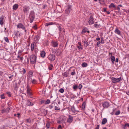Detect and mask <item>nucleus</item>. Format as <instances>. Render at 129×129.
Returning <instances> with one entry per match:
<instances>
[{
  "mask_svg": "<svg viewBox=\"0 0 129 129\" xmlns=\"http://www.w3.org/2000/svg\"><path fill=\"white\" fill-rule=\"evenodd\" d=\"M29 19L30 20V23H32L34 20L35 18V13L34 11H31L29 16Z\"/></svg>",
  "mask_w": 129,
  "mask_h": 129,
  "instance_id": "obj_1",
  "label": "nucleus"
},
{
  "mask_svg": "<svg viewBox=\"0 0 129 129\" xmlns=\"http://www.w3.org/2000/svg\"><path fill=\"white\" fill-rule=\"evenodd\" d=\"M110 78L112 83H116L122 80L121 77L116 78L112 77H111Z\"/></svg>",
  "mask_w": 129,
  "mask_h": 129,
  "instance_id": "obj_2",
  "label": "nucleus"
},
{
  "mask_svg": "<svg viewBox=\"0 0 129 129\" xmlns=\"http://www.w3.org/2000/svg\"><path fill=\"white\" fill-rule=\"evenodd\" d=\"M36 56L34 55H31L30 57V63L31 64H35L36 60Z\"/></svg>",
  "mask_w": 129,
  "mask_h": 129,
  "instance_id": "obj_3",
  "label": "nucleus"
},
{
  "mask_svg": "<svg viewBox=\"0 0 129 129\" xmlns=\"http://www.w3.org/2000/svg\"><path fill=\"white\" fill-rule=\"evenodd\" d=\"M27 89L26 90V92L27 94V95L29 96L30 98H32V93L31 92V89L30 88L28 84L27 86Z\"/></svg>",
  "mask_w": 129,
  "mask_h": 129,
  "instance_id": "obj_4",
  "label": "nucleus"
},
{
  "mask_svg": "<svg viewBox=\"0 0 129 129\" xmlns=\"http://www.w3.org/2000/svg\"><path fill=\"white\" fill-rule=\"evenodd\" d=\"M88 23L89 25H91L94 23V19L92 15L91 14L90 15V17L89 18Z\"/></svg>",
  "mask_w": 129,
  "mask_h": 129,
  "instance_id": "obj_5",
  "label": "nucleus"
},
{
  "mask_svg": "<svg viewBox=\"0 0 129 129\" xmlns=\"http://www.w3.org/2000/svg\"><path fill=\"white\" fill-rule=\"evenodd\" d=\"M47 58L50 60L53 61L55 59V55L50 53L48 55Z\"/></svg>",
  "mask_w": 129,
  "mask_h": 129,
  "instance_id": "obj_6",
  "label": "nucleus"
},
{
  "mask_svg": "<svg viewBox=\"0 0 129 129\" xmlns=\"http://www.w3.org/2000/svg\"><path fill=\"white\" fill-rule=\"evenodd\" d=\"M72 6L71 5L68 6L66 8V9L65 10V12L67 14H69L71 11L72 10Z\"/></svg>",
  "mask_w": 129,
  "mask_h": 129,
  "instance_id": "obj_7",
  "label": "nucleus"
},
{
  "mask_svg": "<svg viewBox=\"0 0 129 129\" xmlns=\"http://www.w3.org/2000/svg\"><path fill=\"white\" fill-rule=\"evenodd\" d=\"M52 46L53 47H57L58 46V44L57 41H52L51 42Z\"/></svg>",
  "mask_w": 129,
  "mask_h": 129,
  "instance_id": "obj_8",
  "label": "nucleus"
},
{
  "mask_svg": "<svg viewBox=\"0 0 129 129\" xmlns=\"http://www.w3.org/2000/svg\"><path fill=\"white\" fill-rule=\"evenodd\" d=\"M73 117L71 115H69V118L68 119L67 122H68L71 123L72 122L73 120Z\"/></svg>",
  "mask_w": 129,
  "mask_h": 129,
  "instance_id": "obj_9",
  "label": "nucleus"
},
{
  "mask_svg": "<svg viewBox=\"0 0 129 129\" xmlns=\"http://www.w3.org/2000/svg\"><path fill=\"white\" fill-rule=\"evenodd\" d=\"M57 23L54 22H50L48 23H46L45 25L46 26H48L49 25H57Z\"/></svg>",
  "mask_w": 129,
  "mask_h": 129,
  "instance_id": "obj_10",
  "label": "nucleus"
},
{
  "mask_svg": "<svg viewBox=\"0 0 129 129\" xmlns=\"http://www.w3.org/2000/svg\"><path fill=\"white\" fill-rule=\"evenodd\" d=\"M25 27V26L21 23H19L17 25V28H21L22 29H24Z\"/></svg>",
  "mask_w": 129,
  "mask_h": 129,
  "instance_id": "obj_11",
  "label": "nucleus"
},
{
  "mask_svg": "<svg viewBox=\"0 0 129 129\" xmlns=\"http://www.w3.org/2000/svg\"><path fill=\"white\" fill-rule=\"evenodd\" d=\"M4 22V18L3 16H2L0 17V24L3 25Z\"/></svg>",
  "mask_w": 129,
  "mask_h": 129,
  "instance_id": "obj_12",
  "label": "nucleus"
},
{
  "mask_svg": "<svg viewBox=\"0 0 129 129\" xmlns=\"http://www.w3.org/2000/svg\"><path fill=\"white\" fill-rule=\"evenodd\" d=\"M30 9V8L29 6H25L23 7V11L24 12L26 13Z\"/></svg>",
  "mask_w": 129,
  "mask_h": 129,
  "instance_id": "obj_13",
  "label": "nucleus"
},
{
  "mask_svg": "<svg viewBox=\"0 0 129 129\" xmlns=\"http://www.w3.org/2000/svg\"><path fill=\"white\" fill-rule=\"evenodd\" d=\"M102 105L104 108H107L109 106V103L107 102H105Z\"/></svg>",
  "mask_w": 129,
  "mask_h": 129,
  "instance_id": "obj_14",
  "label": "nucleus"
},
{
  "mask_svg": "<svg viewBox=\"0 0 129 129\" xmlns=\"http://www.w3.org/2000/svg\"><path fill=\"white\" fill-rule=\"evenodd\" d=\"M26 102V104L27 106H31L34 105L33 103L30 101V100H27Z\"/></svg>",
  "mask_w": 129,
  "mask_h": 129,
  "instance_id": "obj_15",
  "label": "nucleus"
},
{
  "mask_svg": "<svg viewBox=\"0 0 129 129\" xmlns=\"http://www.w3.org/2000/svg\"><path fill=\"white\" fill-rule=\"evenodd\" d=\"M33 72L30 71L28 72V74L27 75L28 79H29L30 78H31L33 76Z\"/></svg>",
  "mask_w": 129,
  "mask_h": 129,
  "instance_id": "obj_16",
  "label": "nucleus"
},
{
  "mask_svg": "<svg viewBox=\"0 0 129 129\" xmlns=\"http://www.w3.org/2000/svg\"><path fill=\"white\" fill-rule=\"evenodd\" d=\"M114 32L115 33L119 35H121V32L120 30H119L117 28H116L114 31Z\"/></svg>",
  "mask_w": 129,
  "mask_h": 129,
  "instance_id": "obj_17",
  "label": "nucleus"
},
{
  "mask_svg": "<svg viewBox=\"0 0 129 129\" xmlns=\"http://www.w3.org/2000/svg\"><path fill=\"white\" fill-rule=\"evenodd\" d=\"M129 128V124L128 123H126L124 124V127H123L122 129H128Z\"/></svg>",
  "mask_w": 129,
  "mask_h": 129,
  "instance_id": "obj_18",
  "label": "nucleus"
},
{
  "mask_svg": "<svg viewBox=\"0 0 129 129\" xmlns=\"http://www.w3.org/2000/svg\"><path fill=\"white\" fill-rule=\"evenodd\" d=\"M46 54L45 52L44 51H43L41 52L40 55L42 58H44L45 57Z\"/></svg>",
  "mask_w": 129,
  "mask_h": 129,
  "instance_id": "obj_19",
  "label": "nucleus"
},
{
  "mask_svg": "<svg viewBox=\"0 0 129 129\" xmlns=\"http://www.w3.org/2000/svg\"><path fill=\"white\" fill-rule=\"evenodd\" d=\"M40 37L39 36L37 35L34 37V40L36 42H37L38 41Z\"/></svg>",
  "mask_w": 129,
  "mask_h": 129,
  "instance_id": "obj_20",
  "label": "nucleus"
},
{
  "mask_svg": "<svg viewBox=\"0 0 129 129\" xmlns=\"http://www.w3.org/2000/svg\"><path fill=\"white\" fill-rule=\"evenodd\" d=\"M110 58L112 63L114 64L115 60V58L114 56L112 55L111 56Z\"/></svg>",
  "mask_w": 129,
  "mask_h": 129,
  "instance_id": "obj_21",
  "label": "nucleus"
},
{
  "mask_svg": "<svg viewBox=\"0 0 129 129\" xmlns=\"http://www.w3.org/2000/svg\"><path fill=\"white\" fill-rule=\"evenodd\" d=\"M107 122V120L106 118H104L102 121V124L103 125L105 124Z\"/></svg>",
  "mask_w": 129,
  "mask_h": 129,
  "instance_id": "obj_22",
  "label": "nucleus"
},
{
  "mask_svg": "<svg viewBox=\"0 0 129 129\" xmlns=\"http://www.w3.org/2000/svg\"><path fill=\"white\" fill-rule=\"evenodd\" d=\"M18 7V5L17 4H15L13 5V10H16L17 9Z\"/></svg>",
  "mask_w": 129,
  "mask_h": 129,
  "instance_id": "obj_23",
  "label": "nucleus"
},
{
  "mask_svg": "<svg viewBox=\"0 0 129 129\" xmlns=\"http://www.w3.org/2000/svg\"><path fill=\"white\" fill-rule=\"evenodd\" d=\"M35 45L34 44L31 43L30 45V49L31 51H33L34 49V47Z\"/></svg>",
  "mask_w": 129,
  "mask_h": 129,
  "instance_id": "obj_24",
  "label": "nucleus"
},
{
  "mask_svg": "<svg viewBox=\"0 0 129 129\" xmlns=\"http://www.w3.org/2000/svg\"><path fill=\"white\" fill-rule=\"evenodd\" d=\"M50 122L49 121H47L46 124V126L47 128L48 129L50 127Z\"/></svg>",
  "mask_w": 129,
  "mask_h": 129,
  "instance_id": "obj_25",
  "label": "nucleus"
},
{
  "mask_svg": "<svg viewBox=\"0 0 129 129\" xmlns=\"http://www.w3.org/2000/svg\"><path fill=\"white\" fill-rule=\"evenodd\" d=\"M18 87L19 86L18 85L17 83H15L14 86V89L17 90L18 89Z\"/></svg>",
  "mask_w": 129,
  "mask_h": 129,
  "instance_id": "obj_26",
  "label": "nucleus"
},
{
  "mask_svg": "<svg viewBox=\"0 0 129 129\" xmlns=\"http://www.w3.org/2000/svg\"><path fill=\"white\" fill-rule=\"evenodd\" d=\"M81 65L83 67H86L87 66L88 64L86 62H83L82 63Z\"/></svg>",
  "mask_w": 129,
  "mask_h": 129,
  "instance_id": "obj_27",
  "label": "nucleus"
},
{
  "mask_svg": "<svg viewBox=\"0 0 129 129\" xmlns=\"http://www.w3.org/2000/svg\"><path fill=\"white\" fill-rule=\"evenodd\" d=\"M87 28H84L82 30L81 33L83 34V33H86L87 32Z\"/></svg>",
  "mask_w": 129,
  "mask_h": 129,
  "instance_id": "obj_28",
  "label": "nucleus"
},
{
  "mask_svg": "<svg viewBox=\"0 0 129 129\" xmlns=\"http://www.w3.org/2000/svg\"><path fill=\"white\" fill-rule=\"evenodd\" d=\"M109 8H111L113 7V8H115V6L113 3H111L110 5L109 6Z\"/></svg>",
  "mask_w": 129,
  "mask_h": 129,
  "instance_id": "obj_29",
  "label": "nucleus"
},
{
  "mask_svg": "<svg viewBox=\"0 0 129 129\" xmlns=\"http://www.w3.org/2000/svg\"><path fill=\"white\" fill-rule=\"evenodd\" d=\"M53 65L52 64H49L48 65V69L50 70H52V69Z\"/></svg>",
  "mask_w": 129,
  "mask_h": 129,
  "instance_id": "obj_30",
  "label": "nucleus"
},
{
  "mask_svg": "<svg viewBox=\"0 0 129 129\" xmlns=\"http://www.w3.org/2000/svg\"><path fill=\"white\" fill-rule=\"evenodd\" d=\"M21 55H19V57H17V60H18L19 59V58H20V60H22L23 59V57L22 56H21Z\"/></svg>",
  "mask_w": 129,
  "mask_h": 129,
  "instance_id": "obj_31",
  "label": "nucleus"
},
{
  "mask_svg": "<svg viewBox=\"0 0 129 129\" xmlns=\"http://www.w3.org/2000/svg\"><path fill=\"white\" fill-rule=\"evenodd\" d=\"M85 105H86V103L85 102H83L82 104V109H85Z\"/></svg>",
  "mask_w": 129,
  "mask_h": 129,
  "instance_id": "obj_32",
  "label": "nucleus"
},
{
  "mask_svg": "<svg viewBox=\"0 0 129 129\" xmlns=\"http://www.w3.org/2000/svg\"><path fill=\"white\" fill-rule=\"evenodd\" d=\"M45 104H48L50 103V100L49 99H47V100L46 101H45Z\"/></svg>",
  "mask_w": 129,
  "mask_h": 129,
  "instance_id": "obj_33",
  "label": "nucleus"
},
{
  "mask_svg": "<svg viewBox=\"0 0 129 129\" xmlns=\"http://www.w3.org/2000/svg\"><path fill=\"white\" fill-rule=\"evenodd\" d=\"M22 52V51L21 50H19L18 52V55L17 56V57H19V55H21V53Z\"/></svg>",
  "mask_w": 129,
  "mask_h": 129,
  "instance_id": "obj_34",
  "label": "nucleus"
},
{
  "mask_svg": "<svg viewBox=\"0 0 129 129\" xmlns=\"http://www.w3.org/2000/svg\"><path fill=\"white\" fill-rule=\"evenodd\" d=\"M10 109V107H8V108H7L5 109L6 113H8Z\"/></svg>",
  "mask_w": 129,
  "mask_h": 129,
  "instance_id": "obj_35",
  "label": "nucleus"
},
{
  "mask_svg": "<svg viewBox=\"0 0 129 129\" xmlns=\"http://www.w3.org/2000/svg\"><path fill=\"white\" fill-rule=\"evenodd\" d=\"M83 43L84 46H87L88 45V42L85 41H84Z\"/></svg>",
  "mask_w": 129,
  "mask_h": 129,
  "instance_id": "obj_36",
  "label": "nucleus"
},
{
  "mask_svg": "<svg viewBox=\"0 0 129 129\" xmlns=\"http://www.w3.org/2000/svg\"><path fill=\"white\" fill-rule=\"evenodd\" d=\"M120 112L119 110L117 111L115 113V115H118L120 113Z\"/></svg>",
  "mask_w": 129,
  "mask_h": 129,
  "instance_id": "obj_37",
  "label": "nucleus"
},
{
  "mask_svg": "<svg viewBox=\"0 0 129 129\" xmlns=\"http://www.w3.org/2000/svg\"><path fill=\"white\" fill-rule=\"evenodd\" d=\"M11 103L12 102L11 101H9L8 103V107H10L11 106Z\"/></svg>",
  "mask_w": 129,
  "mask_h": 129,
  "instance_id": "obj_38",
  "label": "nucleus"
},
{
  "mask_svg": "<svg viewBox=\"0 0 129 129\" xmlns=\"http://www.w3.org/2000/svg\"><path fill=\"white\" fill-rule=\"evenodd\" d=\"M78 87L76 85H74L73 86V88L74 90H76L77 89Z\"/></svg>",
  "mask_w": 129,
  "mask_h": 129,
  "instance_id": "obj_39",
  "label": "nucleus"
},
{
  "mask_svg": "<svg viewBox=\"0 0 129 129\" xmlns=\"http://www.w3.org/2000/svg\"><path fill=\"white\" fill-rule=\"evenodd\" d=\"M14 77V75H10V76H9V78L10 79V80L9 81L11 80L12 78H13V77Z\"/></svg>",
  "mask_w": 129,
  "mask_h": 129,
  "instance_id": "obj_40",
  "label": "nucleus"
},
{
  "mask_svg": "<svg viewBox=\"0 0 129 129\" xmlns=\"http://www.w3.org/2000/svg\"><path fill=\"white\" fill-rule=\"evenodd\" d=\"M59 91L61 93H63L64 91V90L63 89L61 88L59 89Z\"/></svg>",
  "mask_w": 129,
  "mask_h": 129,
  "instance_id": "obj_41",
  "label": "nucleus"
},
{
  "mask_svg": "<svg viewBox=\"0 0 129 129\" xmlns=\"http://www.w3.org/2000/svg\"><path fill=\"white\" fill-rule=\"evenodd\" d=\"M37 81L35 79H34L32 81V83L34 84H36L37 82Z\"/></svg>",
  "mask_w": 129,
  "mask_h": 129,
  "instance_id": "obj_42",
  "label": "nucleus"
},
{
  "mask_svg": "<svg viewBox=\"0 0 129 129\" xmlns=\"http://www.w3.org/2000/svg\"><path fill=\"white\" fill-rule=\"evenodd\" d=\"M1 98L2 99H4L5 98V97L4 94L1 95Z\"/></svg>",
  "mask_w": 129,
  "mask_h": 129,
  "instance_id": "obj_43",
  "label": "nucleus"
},
{
  "mask_svg": "<svg viewBox=\"0 0 129 129\" xmlns=\"http://www.w3.org/2000/svg\"><path fill=\"white\" fill-rule=\"evenodd\" d=\"M101 43L102 44H103L104 43V40L102 38H101V41H100Z\"/></svg>",
  "mask_w": 129,
  "mask_h": 129,
  "instance_id": "obj_44",
  "label": "nucleus"
},
{
  "mask_svg": "<svg viewBox=\"0 0 129 129\" xmlns=\"http://www.w3.org/2000/svg\"><path fill=\"white\" fill-rule=\"evenodd\" d=\"M5 40L7 42H9V40L8 38L7 37L5 38Z\"/></svg>",
  "mask_w": 129,
  "mask_h": 129,
  "instance_id": "obj_45",
  "label": "nucleus"
},
{
  "mask_svg": "<svg viewBox=\"0 0 129 129\" xmlns=\"http://www.w3.org/2000/svg\"><path fill=\"white\" fill-rule=\"evenodd\" d=\"M82 87V86L81 84H80L78 86V88L80 89H81Z\"/></svg>",
  "mask_w": 129,
  "mask_h": 129,
  "instance_id": "obj_46",
  "label": "nucleus"
},
{
  "mask_svg": "<svg viewBox=\"0 0 129 129\" xmlns=\"http://www.w3.org/2000/svg\"><path fill=\"white\" fill-rule=\"evenodd\" d=\"M55 109L56 110H59L60 109V108L57 106H55Z\"/></svg>",
  "mask_w": 129,
  "mask_h": 129,
  "instance_id": "obj_47",
  "label": "nucleus"
},
{
  "mask_svg": "<svg viewBox=\"0 0 129 129\" xmlns=\"http://www.w3.org/2000/svg\"><path fill=\"white\" fill-rule=\"evenodd\" d=\"M63 75L64 77H66L68 76V74L66 72H65L63 74Z\"/></svg>",
  "mask_w": 129,
  "mask_h": 129,
  "instance_id": "obj_48",
  "label": "nucleus"
},
{
  "mask_svg": "<svg viewBox=\"0 0 129 129\" xmlns=\"http://www.w3.org/2000/svg\"><path fill=\"white\" fill-rule=\"evenodd\" d=\"M76 74L75 72V71H74L72 72L71 73V74L72 75H75Z\"/></svg>",
  "mask_w": 129,
  "mask_h": 129,
  "instance_id": "obj_49",
  "label": "nucleus"
},
{
  "mask_svg": "<svg viewBox=\"0 0 129 129\" xmlns=\"http://www.w3.org/2000/svg\"><path fill=\"white\" fill-rule=\"evenodd\" d=\"M33 28L35 30L37 28V26L36 24H35L34 26L33 27Z\"/></svg>",
  "mask_w": 129,
  "mask_h": 129,
  "instance_id": "obj_50",
  "label": "nucleus"
},
{
  "mask_svg": "<svg viewBox=\"0 0 129 129\" xmlns=\"http://www.w3.org/2000/svg\"><path fill=\"white\" fill-rule=\"evenodd\" d=\"M2 113H3L5 112H6L5 109H3L1 110Z\"/></svg>",
  "mask_w": 129,
  "mask_h": 129,
  "instance_id": "obj_51",
  "label": "nucleus"
},
{
  "mask_svg": "<svg viewBox=\"0 0 129 129\" xmlns=\"http://www.w3.org/2000/svg\"><path fill=\"white\" fill-rule=\"evenodd\" d=\"M100 43H101L100 41H99L97 43L96 45L98 47H99V44Z\"/></svg>",
  "mask_w": 129,
  "mask_h": 129,
  "instance_id": "obj_52",
  "label": "nucleus"
},
{
  "mask_svg": "<svg viewBox=\"0 0 129 129\" xmlns=\"http://www.w3.org/2000/svg\"><path fill=\"white\" fill-rule=\"evenodd\" d=\"M53 103H52V104H51L49 106V108L50 109H52L53 108V105H52V104H53Z\"/></svg>",
  "mask_w": 129,
  "mask_h": 129,
  "instance_id": "obj_53",
  "label": "nucleus"
},
{
  "mask_svg": "<svg viewBox=\"0 0 129 129\" xmlns=\"http://www.w3.org/2000/svg\"><path fill=\"white\" fill-rule=\"evenodd\" d=\"M77 47L78 48V49H83V48L81 46H78Z\"/></svg>",
  "mask_w": 129,
  "mask_h": 129,
  "instance_id": "obj_54",
  "label": "nucleus"
},
{
  "mask_svg": "<svg viewBox=\"0 0 129 129\" xmlns=\"http://www.w3.org/2000/svg\"><path fill=\"white\" fill-rule=\"evenodd\" d=\"M116 9L118 10V12H119L120 10V7H119V6H117V8Z\"/></svg>",
  "mask_w": 129,
  "mask_h": 129,
  "instance_id": "obj_55",
  "label": "nucleus"
},
{
  "mask_svg": "<svg viewBox=\"0 0 129 129\" xmlns=\"http://www.w3.org/2000/svg\"><path fill=\"white\" fill-rule=\"evenodd\" d=\"M41 103L42 104L43 103H44L45 102V101L44 100H42L40 101Z\"/></svg>",
  "mask_w": 129,
  "mask_h": 129,
  "instance_id": "obj_56",
  "label": "nucleus"
},
{
  "mask_svg": "<svg viewBox=\"0 0 129 129\" xmlns=\"http://www.w3.org/2000/svg\"><path fill=\"white\" fill-rule=\"evenodd\" d=\"M62 128V127H61V126L60 125H59L57 127L58 129H59L60 128L61 129Z\"/></svg>",
  "mask_w": 129,
  "mask_h": 129,
  "instance_id": "obj_57",
  "label": "nucleus"
},
{
  "mask_svg": "<svg viewBox=\"0 0 129 129\" xmlns=\"http://www.w3.org/2000/svg\"><path fill=\"white\" fill-rule=\"evenodd\" d=\"M23 74H24L26 73V70H25V69L24 68H23Z\"/></svg>",
  "mask_w": 129,
  "mask_h": 129,
  "instance_id": "obj_58",
  "label": "nucleus"
},
{
  "mask_svg": "<svg viewBox=\"0 0 129 129\" xmlns=\"http://www.w3.org/2000/svg\"><path fill=\"white\" fill-rule=\"evenodd\" d=\"M99 125H98L96 127L95 129H99Z\"/></svg>",
  "mask_w": 129,
  "mask_h": 129,
  "instance_id": "obj_59",
  "label": "nucleus"
},
{
  "mask_svg": "<svg viewBox=\"0 0 129 129\" xmlns=\"http://www.w3.org/2000/svg\"><path fill=\"white\" fill-rule=\"evenodd\" d=\"M30 122V120L29 119H27L26 120V122H27L29 123Z\"/></svg>",
  "mask_w": 129,
  "mask_h": 129,
  "instance_id": "obj_60",
  "label": "nucleus"
},
{
  "mask_svg": "<svg viewBox=\"0 0 129 129\" xmlns=\"http://www.w3.org/2000/svg\"><path fill=\"white\" fill-rule=\"evenodd\" d=\"M7 93L8 94V96L9 97H10L11 96V94L9 92H7Z\"/></svg>",
  "mask_w": 129,
  "mask_h": 129,
  "instance_id": "obj_61",
  "label": "nucleus"
},
{
  "mask_svg": "<svg viewBox=\"0 0 129 129\" xmlns=\"http://www.w3.org/2000/svg\"><path fill=\"white\" fill-rule=\"evenodd\" d=\"M29 63V59L27 58V63L28 64Z\"/></svg>",
  "mask_w": 129,
  "mask_h": 129,
  "instance_id": "obj_62",
  "label": "nucleus"
},
{
  "mask_svg": "<svg viewBox=\"0 0 129 129\" xmlns=\"http://www.w3.org/2000/svg\"><path fill=\"white\" fill-rule=\"evenodd\" d=\"M94 26L96 27H97L98 26V25L97 24L95 23L94 24Z\"/></svg>",
  "mask_w": 129,
  "mask_h": 129,
  "instance_id": "obj_63",
  "label": "nucleus"
},
{
  "mask_svg": "<svg viewBox=\"0 0 129 129\" xmlns=\"http://www.w3.org/2000/svg\"><path fill=\"white\" fill-rule=\"evenodd\" d=\"M100 38L99 37L96 38V40L98 41L100 40Z\"/></svg>",
  "mask_w": 129,
  "mask_h": 129,
  "instance_id": "obj_64",
  "label": "nucleus"
}]
</instances>
